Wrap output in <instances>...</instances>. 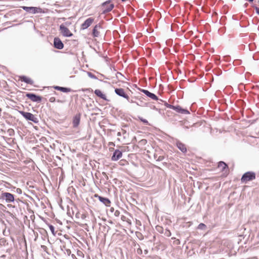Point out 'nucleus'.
<instances>
[{
  "label": "nucleus",
  "mask_w": 259,
  "mask_h": 259,
  "mask_svg": "<svg viewBox=\"0 0 259 259\" xmlns=\"http://www.w3.org/2000/svg\"><path fill=\"white\" fill-rule=\"evenodd\" d=\"M96 95L105 101H108L106 96L100 90H96L94 92Z\"/></svg>",
  "instance_id": "aec40b11"
},
{
  "label": "nucleus",
  "mask_w": 259,
  "mask_h": 259,
  "mask_svg": "<svg viewBox=\"0 0 259 259\" xmlns=\"http://www.w3.org/2000/svg\"><path fill=\"white\" fill-rule=\"evenodd\" d=\"M119 73L120 75H122L121 73Z\"/></svg>",
  "instance_id": "a19ab883"
},
{
  "label": "nucleus",
  "mask_w": 259,
  "mask_h": 259,
  "mask_svg": "<svg viewBox=\"0 0 259 259\" xmlns=\"http://www.w3.org/2000/svg\"><path fill=\"white\" fill-rule=\"evenodd\" d=\"M164 235L167 237H169L171 235V233L169 230H165V232L164 233Z\"/></svg>",
  "instance_id": "b1692460"
},
{
  "label": "nucleus",
  "mask_w": 259,
  "mask_h": 259,
  "mask_svg": "<svg viewBox=\"0 0 259 259\" xmlns=\"http://www.w3.org/2000/svg\"><path fill=\"white\" fill-rule=\"evenodd\" d=\"M173 109L177 111L178 113L184 114H189V111L185 109H183L180 106H174Z\"/></svg>",
  "instance_id": "4468645a"
},
{
  "label": "nucleus",
  "mask_w": 259,
  "mask_h": 259,
  "mask_svg": "<svg viewBox=\"0 0 259 259\" xmlns=\"http://www.w3.org/2000/svg\"><path fill=\"white\" fill-rule=\"evenodd\" d=\"M141 91L144 94H145L148 97L151 98L152 99L154 100H158V97L153 93H152L150 92L149 91L144 90V89H141Z\"/></svg>",
  "instance_id": "ddd939ff"
},
{
  "label": "nucleus",
  "mask_w": 259,
  "mask_h": 259,
  "mask_svg": "<svg viewBox=\"0 0 259 259\" xmlns=\"http://www.w3.org/2000/svg\"><path fill=\"white\" fill-rule=\"evenodd\" d=\"M176 145L178 149L183 153H186L187 152L186 147L183 143L178 141L177 142Z\"/></svg>",
  "instance_id": "6ab92c4d"
},
{
  "label": "nucleus",
  "mask_w": 259,
  "mask_h": 259,
  "mask_svg": "<svg viewBox=\"0 0 259 259\" xmlns=\"http://www.w3.org/2000/svg\"><path fill=\"white\" fill-rule=\"evenodd\" d=\"M165 106L168 108H170V109H172L174 108V105H170V104H168L167 103L165 102V104H164Z\"/></svg>",
  "instance_id": "393cba45"
},
{
  "label": "nucleus",
  "mask_w": 259,
  "mask_h": 259,
  "mask_svg": "<svg viewBox=\"0 0 259 259\" xmlns=\"http://www.w3.org/2000/svg\"><path fill=\"white\" fill-rule=\"evenodd\" d=\"M49 228L51 232L54 234L55 231V228L54 226L51 225L49 226Z\"/></svg>",
  "instance_id": "c85d7f7f"
},
{
  "label": "nucleus",
  "mask_w": 259,
  "mask_h": 259,
  "mask_svg": "<svg viewBox=\"0 0 259 259\" xmlns=\"http://www.w3.org/2000/svg\"><path fill=\"white\" fill-rule=\"evenodd\" d=\"M136 104L138 105V106H142V105L141 104H140V103H138V102H136Z\"/></svg>",
  "instance_id": "4c0bfd02"
},
{
  "label": "nucleus",
  "mask_w": 259,
  "mask_h": 259,
  "mask_svg": "<svg viewBox=\"0 0 259 259\" xmlns=\"http://www.w3.org/2000/svg\"><path fill=\"white\" fill-rule=\"evenodd\" d=\"M102 28L100 24L96 25L93 29V35L94 37H98L100 35L99 30Z\"/></svg>",
  "instance_id": "f3484780"
},
{
  "label": "nucleus",
  "mask_w": 259,
  "mask_h": 259,
  "mask_svg": "<svg viewBox=\"0 0 259 259\" xmlns=\"http://www.w3.org/2000/svg\"><path fill=\"white\" fill-rule=\"evenodd\" d=\"M163 159H164L163 156H159L158 157V158H157V161H161L163 160Z\"/></svg>",
  "instance_id": "2f4dec72"
},
{
  "label": "nucleus",
  "mask_w": 259,
  "mask_h": 259,
  "mask_svg": "<svg viewBox=\"0 0 259 259\" xmlns=\"http://www.w3.org/2000/svg\"><path fill=\"white\" fill-rule=\"evenodd\" d=\"M137 252L138 254H142V250L140 247H139V248H137Z\"/></svg>",
  "instance_id": "c756f323"
},
{
  "label": "nucleus",
  "mask_w": 259,
  "mask_h": 259,
  "mask_svg": "<svg viewBox=\"0 0 259 259\" xmlns=\"http://www.w3.org/2000/svg\"><path fill=\"white\" fill-rule=\"evenodd\" d=\"M3 207H4V205L2 204H0V210L2 209Z\"/></svg>",
  "instance_id": "e433bc0d"
},
{
  "label": "nucleus",
  "mask_w": 259,
  "mask_h": 259,
  "mask_svg": "<svg viewBox=\"0 0 259 259\" xmlns=\"http://www.w3.org/2000/svg\"><path fill=\"white\" fill-rule=\"evenodd\" d=\"M54 47L57 49L61 50L64 47V45L60 38L55 37L54 39Z\"/></svg>",
  "instance_id": "9b49d317"
},
{
  "label": "nucleus",
  "mask_w": 259,
  "mask_h": 259,
  "mask_svg": "<svg viewBox=\"0 0 259 259\" xmlns=\"http://www.w3.org/2000/svg\"><path fill=\"white\" fill-rule=\"evenodd\" d=\"M255 173L253 171H247L244 173L241 177V181L243 183H246L248 181L253 180L255 179Z\"/></svg>",
  "instance_id": "f257e3e1"
},
{
  "label": "nucleus",
  "mask_w": 259,
  "mask_h": 259,
  "mask_svg": "<svg viewBox=\"0 0 259 259\" xmlns=\"http://www.w3.org/2000/svg\"><path fill=\"white\" fill-rule=\"evenodd\" d=\"M140 120L143 122V123L146 124H148V121H147V120L145 119H144L142 117H139Z\"/></svg>",
  "instance_id": "a878e982"
},
{
  "label": "nucleus",
  "mask_w": 259,
  "mask_h": 259,
  "mask_svg": "<svg viewBox=\"0 0 259 259\" xmlns=\"http://www.w3.org/2000/svg\"><path fill=\"white\" fill-rule=\"evenodd\" d=\"M122 156V153L119 150L116 149L115 150L113 153V155L111 157V160L112 161H117Z\"/></svg>",
  "instance_id": "9d476101"
},
{
  "label": "nucleus",
  "mask_w": 259,
  "mask_h": 259,
  "mask_svg": "<svg viewBox=\"0 0 259 259\" xmlns=\"http://www.w3.org/2000/svg\"><path fill=\"white\" fill-rule=\"evenodd\" d=\"M55 101H56V98L54 97H51L49 99V101L50 102L53 103V102H55Z\"/></svg>",
  "instance_id": "7c9ffc66"
},
{
  "label": "nucleus",
  "mask_w": 259,
  "mask_h": 259,
  "mask_svg": "<svg viewBox=\"0 0 259 259\" xmlns=\"http://www.w3.org/2000/svg\"><path fill=\"white\" fill-rule=\"evenodd\" d=\"M17 192L18 193H21V190L20 189H19V188H18V189H17Z\"/></svg>",
  "instance_id": "f704fd0d"
},
{
  "label": "nucleus",
  "mask_w": 259,
  "mask_h": 259,
  "mask_svg": "<svg viewBox=\"0 0 259 259\" xmlns=\"http://www.w3.org/2000/svg\"><path fill=\"white\" fill-rule=\"evenodd\" d=\"M121 135L120 133L118 132L117 133V136H120Z\"/></svg>",
  "instance_id": "ea45409f"
},
{
  "label": "nucleus",
  "mask_w": 259,
  "mask_h": 259,
  "mask_svg": "<svg viewBox=\"0 0 259 259\" xmlns=\"http://www.w3.org/2000/svg\"><path fill=\"white\" fill-rule=\"evenodd\" d=\"M256 13L259 15V8L257 7L255 8Z\"/></svg>",
  "instance_id": "72a5a7b5"
},
{
  "label": "nucleus",
  "mask_w": 259,
  "mask_h": 259,
  "mask_svg": "<svg viewBox=\"0 0 259 259\" xmlns=\"http://www.w3.org/2000/svg\"><path fill=\"white\" fill-rule=\"evenodd\" d=\"M95 197L98 198L99 200L102 203H103L104 204H105L106 206H110L111 202L108 198H105V197H103L102 196L98 195V194H95Z\"/></svg>",
  "instance_id": "f8f14e48"
},
{
  "label": "nucleus",
  "mask_w": 259,
  "mask_h": 259,
  "mask_svg": "<svg viewBox=\"0 0 259 259\" xmlns=\"http://www.w3.org/2000/svg\"><path fill=\"white\" fill-rule=\"evenodd\" d=\"M20 114L23 116L26 120H30L33 122L35 123L38 122V119L34 115L30 113L27 112L23 111H19Z\"/></svg>",
  "instance_id": "7ed1b4c3"
},
{
  "label": "nucleus",
  "mask_w": 259,
  "mask_h": 259,
  "mask_svg": "<svg viewBox=\"0 0 259 259\" xmlns=\"http://www.w3.org/2000/svg\"><path fill=\"white\" fill-rule=\"evenodd\" d=\"M94 19L93 18H89L81 24V29H85L88 28L94 22Z\"/></svg>",
  "instance_id": "1a4fd4ad"
},
{
  "label": "nucleus",
  "mask_w": 259,
  "mask_h": 259,
  "mask_svg": "<svg viewBox=\"0 0 259 259\" xmlns=\"http://www.w3.org/2000/svg\"><path fill=\"white\" fill-rule=\"evenodd\" d=\"M19 80L31 85H32L34 83V81L30 78L24 75L19 76Z\"/></svg>",
  "instance_id": "a211bd4d"
},
{
  "label": "nucleus",
  "mask_w": 259,
  "mask_h": 259,
  "mask_svg": "<svg viewBox=\"0 0 259 259\" xmlns=\"http://www.w3.org/2000/svg\"><path fill=\"white\" fill-rule=\"evenodd\" d=\"M26 96L33 102L40 103L41 101V97L33 93H27Z\"/></svg>",
  "instance_id": "423d86ee"
},
{
  "label": "nucleus",
  "mask_w": 259,
  "mask_h": 259,
  "mask_svg": "<svg viewBox=\"0 0 259 259\" xmlns=\"http://www.w3.org/2000/svg\"><path fill=\"white\" fill-rule=\"evenodd\" d=\"M59 30L60 32L65 37H71L73 33L70 32L67 27H64L63 25H60Z\"/></svg>",
  "instance_id": "39448f33"
},
{
  "label": "nucleus",
  "mask_w": 259,
  "mask_h": 259,
  "mask_svg": "<svg viewBox=\"0 0 259 259\" xmlns=\"http://www.w3.org/2000/svg\"><path fill=\"white\" fill-rule=\"evenodd\" d=\"M88 75L91 78L97 79V77L90 72H88Z\"/></svg>",
  "instance_id": "5701e85b"
},
{
  "label": "nucleus",
  "mask_w": 259,
  "mask_h": 259,
  "mask_svg": "<svg viewBox=\"0 0 259 259\" xmlns=\"http://www.w3.org/2000/svg\"><path fill=\"white\" fill-rule=\"evenodd\" d=\"M71 24V23L70 22H66L63 24H62L61 25H63L64 26V27H67L68 26H69Z\"/></svg>",
  "instance_id": "bb28decb"
},
{
  "label": "nucleus",
  "mask_w": 259,
  "mask_h": 259,
  "mask_svg": "<svg viewBox=\"0 0 259 259\" xmlns=\"http://www.w3.org/2000/svg\"><path fill=\"white\" fill-rule=\"evenodd\" d=\"M156 229L159 231V232H161V230H162V228L160 227V226H157L156 227Z\"/></svg>",
  "instance_id": "473e14b6"
},
{
  "label": "nucleus",
  "mask_w": 259,
  "mask_h": 259,
  "mask_svg": "<svg viewBox=\"0 0 259 259\" xmlns=\"http://www.w3.org/2000/svg\"><path fill=\"white\" fill-rule=\"evenodd\" d=\"M41 248L43 249V250L45 252H46L47 253H48V248L45 245H41Z\"/></svg>",
  "instance_id": "cd10ccee"
},
{
  "label": "nucleus",
  "mask_w": 259,
  "mask_h": 259,
  "mask_svg": "<svg viewBox=\"0 0 259 259\" xmlns=\"http://www.w3.org/2000/svg\"><path fill=\"white\" fill-rule=\"evenodd\" d=\"M218 167L221 168L222 171H224L225 173H228L229 169L228 165L224 161H220L218 163Z\"/></svg>",
  "instance_id": "2eb2a0df"
},
{
  "label": "nucleus",
  "mask_w": 259,
  "mask_h": 259,
  "mask_svg": "<svg viewBox=\"0 0 259 259\" xmlns=\"http://www.w3.org/2000/svg\"><path fill=\"white\" fill-rule=\"evenodd\" d=\"M22 8L26 12L30 14H34L38 12V8L37 7L23 6L22 7Z\"/></svg>",
  "instance_id": "6e6552de"
},
{
  "label": "nucleus",
  "mask_w": 259,
  "mask_h": 259,
  "mask_svg": "<svg viewBox=\"0 0 259 259\" xmlns=\"http://www.w3.org/2000/svg\"><path fill=\"white\" fill-rule=\"evenodd\" d=\"M197 228L199 230H205L206 228V226L203 223H200Z\"/></svg>",
  "instance_id": "4be33fe9"
},
{
  "label": "nucleus",
  "mask_w": 259,
  "mask_h": 259,
  "mask_svg": "<svg viewBox=\"0 0 259 259\" xmlns=\"http://www.w3.org/2000/svg\"><path fill=\"white\" fill-rule=\"evenodd\" d=\"M111 1L112 0H108L102 4L101 8L103 14L110 12L114 8V5L111 3Z\"/></svg>",
  "instance_id": "f03ea898"
},
{
  "label": "nucleus",
  "mask_w": 259,
  "mask_h": 259,
  "mask_svg": "<svg viewBox=\"0 0 259 259\" xmlns=\"http://www.w3.org/2000/svg\"><path fill=\"white\" fill-rule=\"evenodd\" d=\"M128 101L129 102L132 103H136V102H135V101H133V100H129V101Z\"/></svg>",
  "instance_id": "c9c22d12"
},
{
  "label": "nucleus",
  "mask_w": 259,
  "mask_h": 259,
  "mask_svg": "<svg viewBox=\"0 0 259 259\" xmlns=\"http://www.w3.org/2000/svg\"><path fill=\"white\" fill-rule=\"evenodd\" d=\"M115 93L120 97H122L129 101L128 96L125 94L124 89L122 88H116L115 89Z\"/></svg>",
  "instance_id": "0eeeda50"
},
{
  "label": "nucleus",
  "mask_w": 259,
  "mask_h": 259,
  "mask_svg": "<svg viewBox=\"0 0 259 259\" xmlns=\"http://www.w3.org/2000/svg\"><path fill=\"white\" fill-rule=\"evenodd\" d=\"M54 88L56 90L60 91L64 93H68L71 91V89L70 88L61 87L59 86H54Z\"/></svg>",
  "instance_id": "412c9836"
},
{
  "label": "nucleus",
  "mask_w": 259,
  "mask_h": 259,
  "mask_svg": "<svg viewBox=\"0 0 259 259\" xmlns=\"http://www.w3.org/2000/svg\"><path fill=\"white\" fill-rule=\"evenodd\" d=\"M80 120V114H76L73 118V121H72L73 126L74 127H77L78 126V125L79 124Z\"/></svg>",
  "instance_id": "dca6fc26"
},
{
  "label": "nucleus",
  "mask_w": 259,
  "mask_h": 259,
  "mask_svg": "<svg viewBox=\"0 0 259 259\" xmlns=\"http://www.w3.org/2000/svg\"><path fill=\"white\" fill-rule=\"evenodd\" d=\"M144 252L145 254H147L148 253V250H147V249L145 250Z\"/></svg>",
  "instance_id": "58836bf2"
},
{
  "label": "nucleus",
  "mask_w": 259,
  "mask_h": 259,
  "mask_svg": "<svg viewBox=\"0 0 259 259\" xmlns=\"http://www.w3.org/2000/svg\"><path fill=\"white\" fill-rule=\"evenodd\" d=\"M1 198L5 200L7 203L14 202L15 201L14 195L9 192L2 193Z\"/></svg>",
  "instance_id": "20e7f679"
}]
</instances>
